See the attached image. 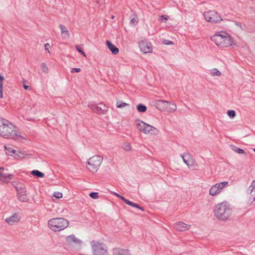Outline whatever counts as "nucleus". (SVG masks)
Wrapping results in <instances>:
<instances>
[{
	"label": "nucleus",
	"instance_id": "18",
	"mask_svg": "<svg viewBox=\"0 0 255 255\" xmlns=\"http://www.w3.org/2000/svg\"><path fill=\"white\" fill-rule=\"evenodd\" d=\"M190 226L182 222H178L174 224V228L178 231L184 232L189 229Z\"/></svg>",
	"mask_w": 255,
	"mask_h": 255
},
{
	"label": "nucleus",
	"instance_id": "22",
	"mask_svg": "<svg viewBox=\"0 0 255 255\" xmlns=\"http://www.w3.org/2000/svg\"><path fill=\"white\" fill-rule=\"evenodd\" d=\"M106 44L109 49L112 52L113 54H117L119 52V49L115 45H114L111 42L107 40Z\"/></svg>",
	"mask_w": 255,
	"mask_h": 255
},
{
	"label": "nucleus",
	"instance_id": "44",
	"mask_svg": "<svg viewBox=\"0 0 255 255\" xmlns=\"http://www.w3.org/2000/svg\"><path fill=\"white\" fill-rule=\"evenodd\" d=\"M4 80V77L2 75H0V86H3V81Z\"/></svg>",
	"mask_w": 255,
	"mask_h": 255
},
{
	"label": "nucleus",
	"instance_id": "28",
	"mask_svg": "<svg viewBox=\"0 0 255 255\" xmlns=\"http://www.w3.org/2000/svg\"><path fill=\"white\" fill-rule=\"evenodd\" d=\"M88 107L92 110L94 112L96 113L97 111V108H98V105L94 103H90L88 105Z\"/></svg>",
	"mask_w": 255,
	"mask_h": 255
},
{
	"label": "nucleus",
	"instance_id": "13",
	"mask_svg": "<svg viewBox=\"0 0 255 255\" xmlns=\"http://www.w3.org/2000/svg\"><path fill=\"white\" fill-rule=\"evenodd\" d=\"M139 46L141 51L143 53H151L152 51V48L150 43L146 40H142L139 42Z\"/></svg>",
	"mask_w": 255,
	"mask_h": 255
},
{
	"label": "nucleus",
	"instance_id": "20",
	"mask_svg": "<svg viewBox=\"0 0 255 255\" xmlns=\"http://www.w3.org/2000/svg\"><path fill=\"white\" fill-rule=\"evenodd\" d=\"M108 112L107 107L103 103H100L98 108H97V111L96 113L98 114H105Z\"/></svg>",
	"mask_w": 255,
	"mask_h": 255
},
{
	"label": "nucleus",
	"instance_id": "4",
	"mask_svg": "<svg viewBox=\"0 0 255 255\" xmlns=\"http://www.w3.org/2000/svg\"><path fill=\"white\" fill-rule=\"evenodd\" d=\"M48 225L51 230L58 232L66 228L69 225V222L63 218H55L48 221Z\"/></svg>",
	"mask_w": 255,
	"mask_h": 255
},
{
	"label": "nucleus",
	"instance_id": "8",
	"mask_svg": "<svg viewBox=\"0 0 255 255\" xmlns=\"http://www.w3.org/2000/svg\"><path fill=\"white\" fill-rule=\"evenodd\" d=\"M229 186V182L224 181L216 183L213 185L209 190V195L216 197L220 195L226 187Z\"/></svg>",
	"mask_w": 255,
	"mask_h": 255
},
{
	"label": "nucleus",
	"instance_id": "14",
	"mask_svg": "<svg viewBox=\"0 0 255 255\" xmlns=\"http://www.w3.org/2000/svg\"><path fill=\"white\" fill-rule=\"evenodd\" d=\"M247 193L249 196V201L253 202L255 201V180H253L248 187Z\"/></svg>",
	"mask_w": 255,
	"mask_h": 255
},
{
	"label": "nucleus",
	"instance_id": "47",
	"mask_svg": "<svg viewBox=\"0 0 255 255\" xmlns=\"http://www.w3.org/2000/svg\"><path fill=\"white\" fill-rule=\"evenodd\" d=\"M23 88H24V89L25 90H29V86H27V85H26L25 84H23Z\"/></svg>",
	"mask_w": 255,
	"mask_h": 255
},
{
	"label": "nucleus",
	"instance_id": "31",
	"mask_svg": "<svg viewBox=\"0 0 255 255\" xmlns=\"http://www.w3.org/2000/svg\"><path fill=\"white\" fill-rule=\"evenodd\" d=\"M41 69H42V71L43 72L45 73H48V68L47 66V65H46L45 63H44V62L42 63H41Z\"/></svg>",
	"mask_w": 255,
	"mask_h": 255
},
{
	"label": "nucleus",
	"instance_id": "42",
	"mask_svg": "<svg viewBox=\"0 0 255 255\" xmlns=\"http://www.w3.org/2000/svg\"><path fill=\"white\" fill-rule=\"evenodd\" d=\"M160 19L161 20H162L163 19L165 20V21H166L168 19V16L165 15H162L160 17Z\"/></svg>",
	"mask_w": 255,
	"mask_h": 255
},
{
	"label": "nucleus",
	"instance_id": "15",
	"mask_svg": "<svg viewBox=\"0 0 255 255\" xmlns=\"http://www.w3.org/2000/svg\"><path fill=\"white\" fill-rule=\"evenodd\" d=\"M168 104V101L159 100L155 102V106L156 108L160 111H168L169 109H167L165 106Z\"/></svg>",
	"mask_w": 255,
	"mask_h": 255
},
{
	"label": "nucleus",
	"instance_id": "12",
	"mask_svg": "<svg viewBox=\"0 0 255 255\" xmlns=\"http://www.w3.org/2000/svg\"><path fill=\"white\" fill-rule=\"evenodd\" d=\"M65 239L67 244L69 246L74 247L77 245L80 247L82 244V241L74 235L67 236Z\"/></svg>",
	"mask_w": 255,
	"mask_h": 255
},
{
	"label": "nucleus",
	"instance_id": "50",
	"mask_svg": "<svg viewBox=\"0 0 255 255\" xmlns=\"http://www.w3.org/2000/svg\"><path fill=\"white\" fill-rule=\"evenodd\" d=\"M254 151L255 152V148L254 149Z\"/></svg>",
	"mask_w": 255,
	"mask_h": 255
},
{
	"label": "nucleus",
	"instance_id": "1",
	"mask_svg": "<svg viewBox=\"0 0 255 255\" xmlns=\"http://www.w3.org/2000/svg\"><path fill=\"white\" fill-rule=\"evenodd\" d=\"M213 213L214 216L219 220L225 221L232 215L233 209L229 203L224 201L215 206Z\"/></svg>",
	"mask_w": 255,
	"mask_h": 255
},
{
	"label": "nucleus",
	"instance_id": "33",
	"mask_svg": "<svg viewBox=\"0 0 255 255\" xmlns=\"http://www.w3.org/2000/svg\"><path fill=\"white\" fill-rule=\"evenodd\" d=\"M138 22V18L136 16H134L133 18H131L130 23L133 25H135Z\"/></svg>",
	"mask_w": 255,
	"mask_h": 255
},
{
	"label": "nucleus",
	"instance_id": "35",
	"mask_svg": "<svg viewBox=\"0 0 255 255\" xmlns=\"http://www.w3.org/2000/svg\"><path fill=\"white\" fill-rule=\"evenodd\" d=\"M62 193L59 192H56L53 194V196H54L57 199L61 198L62 197Z\"/></svg>",
	"mask_w": 255,
	"mask_h": 255
},
{
	"label": "nucleus",
	"instance_id": "5",
	"mask_svg": "<svg viewBox=\"0 0 255 255\" xmlns=\"http://www.w3.org/2000/svg\"><path fill=\"white\" fill-rule=\"evenodd\" d=\"M103 161V157L99 155H95L90 158L87 161L86 167L92 172L95 173L99 169Z\"/></svg>",
	"mask_w": 255,
	"mask_h": 255
},
{
	"label": "nucleus",
	"instance_id": "19",
	"mask_svg": "<svg viewBox=\"0 0 255 255\" xmlns=\"http://www.w3.org/2000/svg\"><path fill=\"white\" fill-rule=\"evenodd\" d=\"M113 255H131L129 250L121 248H115L113 250Z\"/></svg>",
	"mask_w": 255,
	"mask_h": 255
},
{
	"label": "nucleus",
	"instance_id": "27",
	"mask_svg": "<svg viewBox=\"0 0 255 255\" xmlns=\"http://www.w3.org/2000/svg\"><path fill=\"white\" fill-rule=\"evenodd\" d=\"M31 174L39 178H42L44 176V174L37 170H34L31 171Z\"/></svg>",
	"mask_w": 255,
	"mask_h": 255
},
{
	"label": "nucleus",
	"instance_id": "2",
	"mask_svg": "<svg viewBox=\"0 0 255 255\" xmlns=\"http://www.w3.org/2000/svg\"><path fill=\"white\" fill-rule=\"evenodd\" d=\"M211 38L218 46L222 48L231 46L233 43L231 37L225 31L218 32Z\"/></svg>",
	"mask_w": 255,
	"mask_h": 255
},
{
	"label": "nucleus",
	"instance_id": "6",
	"mask_svg": "<svg viewBox=\"0 0 255 255\" xmlns=\"http://www.w3.org/2000/svg\"><path fill=\"white\" fill-rule=\"evenodd\" d=\"M91 245L92 255H107V247L106 244L93 241L91 242Z\"/></svg>",
	"mask_w": 255,
	"mask_h": 255
},
{
	"label": "nucleus",
	"instance_id": "48",
	"mask_svg": "<svg viewBox=\"0 0 255 255\" xmlns=\"http://www.w3.org/2000/svg\"><path fill=\"white\" fill-rule=\"evenodd\" d=\"M172 43H173V42L172 41H170L169 43H168V44H172Z\"/></svg>",
	"mask_w": 255,
	"mask_h": 255
},
{
	"label": "nucleus",
	"instance_id": "45",
	"mask_svg": "<svg viewBox=\"0 0 255 255\" xmlns=\"http://www.w3.org/2000/svg\"><path fill=\"white\" fill-rule=\"evenodd\" d=\"M2 89H3V86H0V98H3V93H2Z\"/></svg>",
	"mask_w": 255,
	"mask_h": 255
},
{
	"label": "nucleus",
	"instance_id": "39",
	"mask_svg": "<svg viewBox=\"0 0 255 255\" xmlns=\"http://www.w3.org/2000/svg\"><path fill=\"white\" fill-rule=\"evenodd\" d=\"M81 71V69L79 68H73L71 71V72L72 73H79Z\"/></svg>",
	"mask_w": 255,
	"mask_h": 255
},
{
	"label": "nucleus",
	"instance_id": "24",
	"mask_svg": "<svg viewBox=\"0 0 255 255\" xmlns=\"http://www.w3.org/2000/svg\"><path fill=\"white\" fill-rule=\"evenodd\" d=\"M59 28L60 29L61 34L62 35H64V36L65 37H67V38L69 37V36H70L69 32L67 29V28H66V27L64 25H63L62 24H60Z\"/></svg>",
	"mask_w": 255,
	"mask_h": 255
},
{
	"label": "nucleus",
	"instance_id": "16",
	"mask_svg": "<svg viewBox=\"0 0 255 255\" xmlns=\"http://www.w3.org/2000/svg\"><path fill=\"white\" fill-rule=\"evenodd\" d=\"M12 153L14 154L12 155L14 158H28L32 156L31 154H27L25 151L20 150L13 151Z\"/></svg>",
	"mask_w": 255,
	"mask_h": 255
},
{
	"label": "nucleus",
	"instance_id": "17",
	"mask_svg": "<svg viewBox=\"0 0 255 255\" xmlns=\"http://www.w3.org/2000/svg\"><path fill=\"white\" fill-rule=\"evenodd\" d=\"M20 218L16 213L13 215L7 217L5 219V221L9 225H14L18 223L20 221Z\"/></svg>",
	"mask_w": 255,
	"mask_h": 255
},
{
	"label": "nucleus",
	"instance_id": "46",
	"mask_svg": "<svg viewBox=\"0 0 255 255\" xmlns=\"http://www.w3.org/2000/svg\"><path fill=\"white\" fill-rule=\"evenodd\" d=\"M113 194L115 195V196L119 198L121 197V195L116 192H113Z\"/></svg>",
	"mask_w": 255,
	"mask_h": 255
},
{
	"label": "nucleus",
	"instance_id": "11",
	"mask_svg": "<svg viewBox=\"0 0 255 255\" xmlns=\"http://www.w3.org/2000/svg\"><path fill=\"white\" fill-rule=\"evenodd\" d=\"M184 162L189 168L198 167V164L189 153H185L181 155Z\"/></svg>",
	"mask_w": 255,
	"mask_h": 255
},
{
	"label": "nucleus",
	"instance_id": "26",
	"mask_svg": "<svg viewBox=\"0 0 255 255\" xmlns=\"http://www.w3.org/2000/svg\"><path fill=\"white\" fill-rule=\"evenodd\" d=\"M210 73L213 76H220L221 75V72L219 71L216 68H213L210 70Z\"/></svg>",
	"mask_w": 255,
	"mask_h": 255
},
{
	"label": "nucleus",
	"instance_id": "25",
	"mask_svg": "<svg viewBox=\"0 0 255 255\" xmlns=\"http://www.w3.org/2000/svg\"><path fill=\"white\" fill-rule=\"evenodd\" d=\"M17 198L18 200L22 202H26L28 201V197L25 193H19L17 194Z\"/></svg>",
	"mask_w": 255,
	"mask_h": 255
},
{
	"label": "nucleus",
	"instance_id": "23",
	"mask_svg": "<svg viewBox=\"0 0 255 255\" xmlns=\"http://www.w3.org/2000/svg\"><path fill=\"white\" fill-rule=\"evenodd\" d=\"M167 109H169L168 111H163V112H166L168 113H173L176 110V105L171 102L168 101V104L165 106Z\"/></svg>",
	"mask_w": 255,
	"mask_h": 255
},
{
	"label": "nucleus",
	"instance_id": "38",
	"mask_svg": "<svg viewBox=\"0 0 255 255\" xmlns=\"http://www.w3.org/2000/svg\"><path fill=\"white\" fill-rule=\"evenodd\" d=\"M234 150L235 152H237V153H239V154H243V153H244V150L243 149H242L240 148L236 147V148L234 149Z\"/></svg>",
	"mask_w": 255,
	"mask_h": 255
},
{
	"label": "nucleus",
	"instance_id": "10",
	"mask_svg": "<svg viewBox=\"0 0 255 255\" xmlns=\"http://www.w3.org/2000/svg\"><path fill=\"white\" fill-rule=\"evenodd\" d=\"M8 170L4 167H0V184H6L10 182L13 175L7 172Z\"/></svg>",
	"mask_w": 255,
	"mask_h": 255
},
{
	"label": "nucleus",
	"instance_id": "36",
	"mask_svg": "<svg viewBox=\"0 0 255 255\" xmlns=\"http://www.w3.org/2000/svg\"><path fill=\"white\" fill-rule=\"evenodd\" d=\"M6 120L1 118H0V131L1 130L2 127H3V125L4 124Z\"/></svg>",
	"mask_w": 255,
	"mask_h": 255
},
{
	"label": "nucleus",
	"instance_id": "29",
	"mask_svg": "<svg viewBox=\"0 0 255 255\" xmlns=\"http://www.w3.org/2000/svg\"><path fill=\"white\" fill-rule=\"evenodd\" d=\"M146 107L142 104H139L137 106V110L139 112H145L146 111Z\"/></svg>",
	"mask_w": 255,
	"mask_h": 255
},
{
	"label": "nucleus",
	"instance_id": "21",
	"mask_svg": "<svg viewBox=\"0 0 255 255\" xmlns=\"http://www.w3.org/2000/svg\"><path fill=\"white\" fill-rule=\"evenodd\" d=\"M120 198L123 200L126 204H128V205H129V206H132V207H135V208H137L142 211H143L144 210V209L139 206L136 203H133L132 202H131L130 201L126 199L124 196H121V197H120Z\"/></svg>",
	"mask_w": 255,
	"mask_h": 255
},
{
	"label": "nucleus",
	"instance_id": "40",
	"mask_svg": "<svg viewBox=\"0 0 255 255\" xmlns=\"http://www.w3.org/2000/svg\"><path fill=\"white\" fill-rule=\"evenodd\" d=\"M45 50L50 53L49 49L50 48V45L49 43H47L44 45Z\"/></svg>",
	"mask_w": 255,
	"mask_h": 255
},
{
	"label": "nucleus",
	"instance_id": "32",
	"mask_svg": "<svg viewBox=\"0 0 255 255\" xmlns=\"http://www.w3.org/2000/svg\"><path fill=\"white\" fill-rule=\"evenodd\" d=\"M227 114L230 118H234L236 116V112L234 110H228Z\"/></svg>",
	"mask_w": 255,
	"mask_h": 255
},
{
	"label": "nucleus",
	"instance_id": "3",
	"mask_svg": "<svg viewBox=\"0 0 255 255\" xmlns=\"http://www.w3.org/2000/svg\"><path fill=\"white\" fill-rule=\"evenodd\" d=\"M3 127H2L1 130L0 131V135L6 138H13L16 137L17 139L19 138H22L18 135V131L16 127L6 120L4 121Z\"/></svg>",
	"mask_w": 255,
	"mask_h": 255
},
{
	"label": "nucleus",
	"instance_id": "43",
	"mask_svg": "<svg viewBox=\"0 0 255 255\" xmlns=\"http://www.w3.org/2000/svg\"><path fill=\"white\" fill-rule=\"evenodd\" d=\"M5 148L7 150L8 154L9 155H11L10 154V153H12L13 151H15L16 150H14V149H12L11 148H7L5 146Z\"/></svg>",
	"mask_w": 255,
	"mask_h": 255
},
{
	"label": "nucleus",
	"instance_id": "37",
	"mask_svg": "<svg viewBox=\"0 0 255 255\" xmlns=\"http://www.w3.org/2000/svg\"><path fill=\"white\" fill-rule=\"evenodd\" d=\"M76 48L79 52L81 53L84 56L86 57L85 54L82 51V49L80 48L79 45H76Z\"/></svg>",
	"mask_w": 255,
	"mask_h": 255
},
{
	"label": "nucleus",
	"instance_id": "49",
	"mask_svg": "<svg viewBox=\"0 0 255 255\" xmlns=\"http://www.w3.org/2000/svg\"><path fill=\"white\" fill-rule=\"evenodd\" d=\"M115 18V16L114 15L112 16V18L114 19Z\"/></svg>",
	"mask_w": 255,
	"mask_h": 255
},
{
	"label": "nucleus",
	"instance_id": "7",
	"mask_svg": "<svg viewBox=\"0 0 255 255\" xmlns=\"http://www.w3.org/2000/svg\"><path fill=\"white\" fill-rule=\"evenodd\" d=\"M137 128L138 130L145 133V134H151L156 135L159 133V130L148 124L143 122L142 121H138L137 123H136Z\"/></svg>",
	"mask_w": 255,
	"mask_h": 255
},
{
	"label": "nucleus",
	"instance_id": "41",
	"mask_svg": "<svg viewBox=\"0 0 255 255\" xmlns=\"http://www.w3.org/2000/svg\"><path fill=\"white\" fill-rule=\"evenodd\" d=\"M124 148L126 151H129L131 149V146L128 143L125 145Z\"/></svg>",
	"mask_w": 255,
	"mask_h": 255
},
{
	"label": "nucleus",
	"instance_id": "30",
	"mask_svg": "<svg viewBox=\"0 0 255 255\" xmlns=\"http://www.w3.org/2000/svg\"><path fill=\"white\" fill-rule=\"evenodd\" d=\"M127 105H128V104L122 101H117L116 104L117 107L119 108H122Z\"/></svg>",
	"mask_w": 255,
	"mask_h": 255
},
{
	"label": "nucleus",
	"instance_id": "34",
	"mask_svg": "<svg viewBox=\"0 0 255 255\" xmlns=\"http://www.w3.org/2000/svg\"><path fill=\"white\" fill-rule=\"evenodd\" d=\"M89 196L94 199H97L99 198L98 192H92L90 194Z\"/></svg>",
	"mask_w": 255,
	"mask_h": 255
},
{
	"label": "nucleus",
	"instance_id": "9",
	"mask_svg": "<svg viewBox=\"0 0 255 255\" xmlns=\"http://www.w3.org/2000/svg\"><path fill=\"white\" fill-rule=\"evenodd\" d=\"M204 16L207 22L217 23L223 20L220 14L215 10H209L204 13Z\"/></svg>",
	"mask_w": 255,
	"mask_h": 255
}]
</instances>
